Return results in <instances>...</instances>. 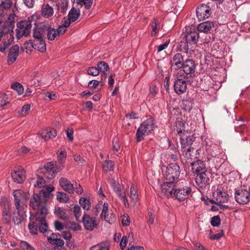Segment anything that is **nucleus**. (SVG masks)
<instances>
[{"label":"nucleus","instance_id":"nucleus-25","mask_svg":"<svg viewBox=\"0 0 250 250\" xmlns=\"http://www.w3.org/2000/svg\"><path fill=\"white\" fill-rule=\"evenodd\" d=\"M216 204L217 205L221 203H224L227 202L229 198V195L227 193L224 191H222L220 189H218L216 191Z\"/></svg>","mask_w":250,"mask_h":250},{"label":"nucleus","instance_id":"nucleus-18","mask_svg":"<svg viewBox=\"0 0 250 250\" xmlns=\"http://www.w3.org/2000/svg\"><path fill=\"white\" fill-rule=\"evenodd\" d=\"M194 176H195L196 184L199 188H205L209 184V178L207 175V172L201 173Z\"/></svg>","mask_w":250,"mask_h":250},{"label":"nucleus","instance_id":"nucleus-27","mask_svg":"<svg viewBox=\"0 0 250 250\" xmlns=\"http://www.w3.org/2000/svg\"><path fill=\"white\" fill-rule=\"evenodd\" d=\"M151 28V36H155L161 28V22L157 19H154L150 23Z\"/></svg>","mask_w":250,"mask_h":250},{"label":"nucleus","instance_id":"nucleus-32","mask_svg":"<svg viewBox=\"0 0 250 250\" xmlns=\"http://www.w3.org/2000/svg\"><path fill=\"white\" fill-rule=\"evenodd\" d=\"M181 136V148L183 147L188 148V147H191V145L193 143L192 138L191 136H187V135H184Z\"/></svg>","mask_w":250,"mask_h":250},{"label":"nucleus","instance_id":"nucleus-7","mask_svg":"<svg viewBox=\"0 0 250 250\" xmlns=\"http://www.w3.org/2000/svg\"><path fill=\"white\" fill-rule=\"evenodd\" d=\"M18 28L16 30V37L20 39L23 36H27L31 31L32 24L29 21H22L17 24Z\"/></svg>","mask_w":250,"mask_h":250},{"label":"nucleus","instance_id":"nucleus-13","mask_svg":"<svg viewBox=\"0 0 250 250\" xmlns=\"http://www.w3.org/2000/svg\"><path fill=\"white\" fill-rule=\"evenodd\" d=\"M83 222L84 228L89 231H92L94 228H97L98 226V223L96 218L86 214H84L83 217Z\"/></svg>","mask_w":250,"mask_h":250},{"label":"nucleus","instance_id":"nucleus-57","mask_svg":"<svg viewBox=\"0 0 250 250\" xmlns=\"http://www.w3.org/2000/svg\"><path fill=\"white\" fill-rule=\"evenodd\" d=\"M58 160L61 164L64 161L66 156V153L64 150H62L60 152L58 151L57 152Z\"/></svg>","mask_w":250,"mask_h":250},{"label":"nucleus","instance_id":"nucleus-61","mask_svg":"<svg viewBox=\"0 0 250 250\" xmlns=\"http://www.w3.org/2000/svg\"><path fill=\"white\" fill-rule=\"evenodd\" d=\"M66 134L67 135V138H68V139L70 140V141H73V139H74V138H73V134H74V131H73V129L72 127H68L67 129H66Z\"/></svg>","mask_w":250,"mask_h":250},{"label":"nucleus","instance_id":"nucleus-20","mask_svg":"<svg viewBox=\"0 0 250 250\" xmlns=\"http://www.w3.org/2000/svg\"><path fill=\"white\" fill-rule=\"evenodd\" d=\"M19 55V46L16 44L12 47L8 55L7 61L9 64L13 63Z\"/></svg>","mask_w":250,"mask_h":250},{"label":"nucleus","instance_id":"nucleus-43","mask_svg":"<svg viewBox=\"0 0 250 250\" xmlns=\"http://www.w3.org/2000/svg\"><path fill=\"white\" fill-rule=\"evenodd\" d=\"M109 244L107 242L101 243L91 247L90 250H109Z\"/></svg>","mask_w":250,"mask_h":250},{"label":"nucleus","instance_id":"nucleus-58","mask_svg":"<svg viewBox=\"0 0 250 250\" xmlns=\"http://www.w3.org/2000/svg\"><path fill=\"white\" fill-rule=\"evenodd\" d=\"M21 246L23 250H35L30 244L24 241L21 242Z\"/></svg>","mask_w":250,"mask_h":250},{"label":"nucleus","instance_id":"nucleus-50","mask_svg":"<svg viewBox=\"0 0 250 250\" xmlns=\"http://www.w3.org/2000/svg\"><path fill=\"white\" fill-rule=\"evenodd\" d=\"M11 87L12 89L17 91L19 95H21L23 93L24 88L23 86L19 83L16 82L13 83Z\"/></svg>","mask_w":250,"mask_h":250},{"label":"nucleus","instance_id":"nucleus-36","mask_svg":"<svg viewBox=\"0 0 250 250\" xmlns=\"http://www.w3.org/2000/svg\"><path fill=\"white\" fill-rule=\"evenodd\" d=\"M12 2L10 0H5L0 3V11L3 13H6L9 10L12 5Z\"/></svg>","mask_w":250,"mask_h":250},{"label":"nucleus","instance_id":"nucleus-55","mask_svg":"<svg viewBox=\"0 0 250 250\" xmlns=\"http://www.w3.org/2000/svg\"><path fill=\"white\" fill-rule=\"evenodd\" d=\"M30 104H27L23 105L21 111H18L19 116L21 117L25 116L30 110Z\"/></svg>","mask_w":250,"mask_h":250},{"label":"nucleus","instance_id":"nucleus-59","mask_svg":"<svg viewBox=\"0 0 250 250\" xmlns=\"http://www.w3.org/2000/svg\"><path fill=\"white\" fill-rule=\"evenodd\" d=\"M221 220L218 215L212 217L210 221L211 225L213 227H218L220 224Z\"/></svg>","mask_w":250,"mask_h":250},{"label":"nucleus","instance_id":"nucleus-26","mask_svg":"<svg viewBox=\"0 0 250 250\" xmlns=\"http://www.w3.org/2000/svg\"><path fill=\"white\" fill-rule=\"evenodd\" d=\"M41 13L43 17L49 18L53 15L54 9L48 4L44 3L42 5Z\"/></svg>","mask_w":250,"mask_h":250},{"label":"nucleus","instance_id":"nucleus-46","mask_svg":"<svg viewBox=\"0 0 250 250\" xmlns=\"http://www.w3.org/2000/svg\"><path fill=\"white\" fill-rule=\"evenodd\" d=\"M97 66L98 69L99 70V72L101 71L103 72L104 74H106V72L109 71V67L107 63L104 62H99L97 64Z\"/></svg>","mask_w":250,"mask_h":250},{"label":"nucleus","instance_id":"nucleus-64","mask_svg":"<svg viewBox=\"0 0 250 250\" xmlns=\"http://www.w3.org/2000/svg\"><path fill=\"white\" fill-rule=\"evenodd\" d=\"M69 228L73 231H79L82 229L81 226L80 225L75 223H70Z\"/></svg>","mask_w":250,"mask_h":250},{"label":"nucleus","instance_id":"nucleus-41","mask_svg":"<svg viewBox=\"0 0 250 250\" xmlns=\"http://www.w3.org/2000/svg\"><path fill=\"white\" fill-rule=\"evenodd\" d=\"M46 34L48 40L50 41L54 40L57 36H59L56 29L51 27H48L46 29Z\"/></svg>","mask_w":250,"mask_h":250},{"label":"nucleus","instance_id":"nucleus-17","mask_svg":"<svg viewBox=\"0 0 250 250\" xmlns=\"http://www.w3.org/2000/svg\"><path fill=\"white\" fill-rule=\"evenodd\" d=\"M10 205L9 203H5L2 209V221L6 224H9L11 223L12 213Z\"/></svg>","mask_w":250,"mask_h":250},{"label":"nucleus","instance_id":"nucleus-15","mask_svg":"<svg viewBox=\"0 0 250 250\" xmlns=\"http://www.w3.org/2000/svg\"><path fill=\"white\" fill-rule=\"evenodd\" d=\"M183 65L182 72L183 71L186 75H191L195 72L196 66L193 60L186 59Z\"/></svg>","mask_w":250,"mask_h":250},{"label":"nucleus","instance_id":"nucleus-34","mask_svg":"<svg viewBox=\"0 0 250 250\" xmlns=\"http://www.w3.org/2000/svg\"><path fill=\"white\" fill-rule=\"evenodd\" d=\"M80 15V11L79 9H77L75 8H72L71 10L69 11L68 18L72 22H74L77 21Z\"/></svg>","mask_w":250,"mask_h":250},{"label":"nucleus","instance_id":"nucleus-5","mask_svg":"<svg viewBox=\"0 0 250 250\" xmlns=\"http://www.w3.org/2000/svg\"><path fill=\"white\" fill-rule=\"evenodd\" d=\"M13 196L17 210H24L27 200L29 198L28 193L18 189L14 191Z\"/></svg>","mask_w":250,"mask_h":250},{"label":"nucleus","instance_id":"nucleus-52","mask_svg":"<svg viewBox=\"0 0 250 250\" xmlns=\"http://www.w3.org/2000/svg\"><path fill=\"white\" fill-rule=\"evenodd\" d=\"M117 195L123 201L125 207L128 208L129 206V204L128 201L126 198L125 192L122 191L119 194H117Z\"/></svg>","mask_w":250,"mask_h":250},{"label":"nucleus","instance_id":"nucleus-11","mask_svg":"<svg viewBox=\"0 0 250 250\" xmlns=\"http://www.w3.org/2000/svg\"><path fill=\"white\" fill-rule=\"evenodd\" d=\"M185 39L189 43H195L198 40V33L194 26L186 27L185 29Z\"/></svg>","mask_w":250,"mask_h":250},{"label":"nucleus","instance_id":"nucleus-3","mask_svg":"<svg viewBox=\"0 0 250 250\" xmlns=\"http://www.w3.org/2000/svg\"><path fill=\"white\" fill-rule=\"evenodd\" d=\"M163 177L167 181L177 182L180 174V168L176 163H170L167 167L162 168Z\"/></svg>","mask_w":250,"mask_h":250},{"label":"nucleus","instance_id":"nucleus-62","mask_svg":"<svg viewBox=\"0 0 250 250\" xmlns=\"http://www.w3.org/2000/svg\"><path fill=\"white\" fill-rule=\"evenodd\" d=\"M169 42H170V40H168L164 43L158 45L157 47V52L158 53L160 52L161 51H162L163 50L167 48V47Z\"/></svg>","mask_w":250,"mask_h":250},{"label":"nucleus","instance_id":"nucleus-28","mask_svg":"<svg viewBox=\"0 0 250 250\" xmlns=\"http://www.w3.org/2000/svg\"><path fill=\"white\" fill-rule=\"evenodd\" d=\"M213 23L211 21H207L201 23L198 26V30L201 32L208 33L213 27Z\"/></svg>","mask_w":250,"mask_h":250},{"label":"nucleus","instance_id":"nucleus-51","mask_svg":"<svg viewBox=\"0 0 250 250\" xmlns=\"http://www.w3.org/2000/svg\"><path fill=\"white\" fill-rule=\"evenodd\" d=\"M185 125L183 122L180 120H178L175 123V127L177 133L181 135L182 134L183 131H185L184 128Z\"/></svg>","mask_w":250,"mask_h":250},{"label":"nucleus","instance_id":"nucleus-56","mask_svg":"<svg viewBox=\"0 0 250 250\" xmlns=\"http://www.w3.org/2000/svg\"><path fill=\"white\" fill-rule=\"evenodd\" d=\"M7 95L4 93H0V105L4 106L7 105L9 102L7 101Z\"/></svg>","mask_w":250,"mask_h":250},{"label":"nucleus","instance_id":"nucleus-6","mask_svg":"<svg viewBox=\"0 0 250 250\" xmlns=\"http://www.w3.org/2000/svg\"><path fill=\"white\" fill-rule=\"evenodd\" d=\"M184 55L181 53L175 54L171 58L170 63L171 70L173 71L174 75L178 76L179 72L182 73V67L184 63Z\"/></svg>","mask_w":250,"mask_h":250},{"label":"nucleus","instance_id":"nucleus-35","mask_svg":"<svg viewBox=\"0 0 250 250\" xmlns=\"http://www.w3.org/2000/svg\"><path fill=\"white\" fill-rule=\"evenodd\" d=\"M30 183L33 184L35 188H42L44 187L45 185L44 180L41 177L38 176L37 178H32L30 181Z\"/></svg>","mask_w":250,"mask_h":250},{"label":"nucleus","instance_id":"nucleus-60","mask_svg":"<svg viewBox=\"0 0 250 250\" xmlns=\"http://www.w3.org/2000/svg\"><path fill=\"white\" fill-rule=\"evenodd\" d=\"M87 73L89 75L96 76L99 74V70L95 67H91L88 69Z\"/></svg>","mask_w":250,"mask_h":250},{"label":"nucleus","instance_id":"nucleus-1","mask_svg":"<svg viewBox=\"0 0 250 250\" xmlns=\"http://www.w3.org/2000/svg\"><path fill=\"white\" fill-rule=\"evenodd\" d=\"M47 199L41 192L39 194H34L30 200V206L34 210H37L35 216L41 215H47L48 210L46 208Z\"/></svg>","mask_w":250,"mask_h":250},{"label":"nucleus","instance_id":"nucleus-54","mask_svg":"<svg viewBox=\"0 0 250 250\" xmlns=\"http://www.w3.org/2000/svg\"><path fill=\"white\" fill-rule=\"evenodd\" d=\"M192 103L188 100H183L182 101L183 109L185 111H190L192 108Z\"/></svg>","mask_w":250,"mask_h":250},{"label":"nucleus","instance_id":"nucleus-45","mask_svg":"<svg viewBox=\"0 0 250 250\" xmlns=\"http://www.w3.org/2000/svg\"><path fill=\"white\" fill-rule=\"evenodd\" d=\"M28 227L30 233L33 234H37L38 223L36 221V219L35 221L30 222L28 224Z\"/></svg>","mask_w":250,"mask_h":250},{"label":"nucleus","instance_id":"nucleus-49","mask_svg":"<svg viewBox=\"0 0 250 250\" xmlns=\"http://www.w3.org/2000/svg\"><path fill=\"white\" fill-rule=\"evenodd\" d=\"M193 148L192 147H188V148H186L185 147H183V148H181V151L183 153V155L185 156L187 159H192L191 157V151H193Z\"/></svg>","mask_w":250,"mask_h":250},{"label":"nucleus","instance_id":"nucleus-42","mask_svg":"<svg viewBox=\"0 0 250 250\" xmlns=\"http://www.w3.org/2000/svg\"><path fill=\"white\" fill-rule=\"evenodd\" d=\"M14 41L13 36L10 35V38L7 41H3L0 44V51L4 53L6 49Z\"/></svg>","mask_w":250,"mask_h":250},{"label":"nucleus","instance_id":"nucleus-8","mask_svg":"<svg viewBox=\"0 0 250 250\" xmlns=\"http://www.w3.org/2000/svg\"><path fill=\"white\" fill-rule=\"evenodd\" d=\"M196 12L197 17L199 21H203L208 18L212 13L209 3L199 5L197 7Z\"/></svg>","mask_w":250,"mask_h":250},{"label":"nucleus","instance_id":"nucleus-21","mask_svg":"<svg viewBox=\"0 0 250 250\" xmlns=\"http://www.w3.org/2000/svg\"><path fill=\"white\" fill-rule=\"evenodd\" d=\"M25 44L29 45L32 47L35 46V48L37 49L41 52H44L46 49V44L44 39L36 40L34 43H33L31 41H29L28 42H27Z\"/></svg>","mask_w":250,"mask_h":250},{"label":"nucleus","instance_id":"nucleus-24","mask_svg":"<svg viewBox=\"0 0 250 250\" xmlns=\"http://www.w3.org/2000/svg\"><path fill=\"white\" fill-rule=\"evenodd\" d=\"M11 176L15 182L19 184L21 183L25 178V171L22 168H19L12 173Z\"/></svg>","mask_w":250,"mask_h":250},{"label":"nucleus","instance_id":"nucleus-40","mask_svg":"<svg viewBox=\"0 0 250 250\" xmlns=\"http://www.w3.org/2000/svg\"><path fill=\"white\" fill-rule=\"evenodd\" d=\"M108 181L110 186L113 189L114 191L116 193V194H119L123 191L121 188L120 184L118 182H116L114 179H109Z\"/></svg>","mask_w":250,"mask_h":250},{"label":"nucleus","instance_id":"nucleus-19","mask_svg":"<svg viewBox=\"0 0 250 250\" xmlns=\"http://www.w3.org/2000/svg\"><path fill=\"white\" fill-rule=\"evenodd\" d=\"M191 166L194 175L207 171L205 163L201 160H198L192 163Z\"/></svg>","mask_w":250,"mask_h":250},{"label":"nucleus","instance_id":"nucleus-4","mask_svg":"<svg viewBox=\"0 0 250 250\" xmlns=\"http://www.w3.org/2000/svg\"><path fill=\"white\" fill-rule=\"evenodd\" d=\"M108 204L107 202L103 203L102 201L96 206L95 209L97 212L102 210L101 217L104 218V220L111 224L115 222V215L108 209Z\"/></svg>","mask_w":250,"mask_h":250},{"label":"nucleus","instance_id":"nucleus-48","mask_svg":"<svg viewBox=\"0 0 250 250\" xmlns=\"http://www.w3.org/2000/svg\"><path fill=\"white\" fill-rule=\"evenodd\" d=\"M79 203L84 209L88 210L90 208V202L86 198H80Z\"/></svg>","mask_w":250,"mask_h":250},{"label":"nucleus","instance_id":"nucleus-33","mask_svg":"<svg viewBox=\"0 0 250 250\" xmlns=\"http://www.w3.org/2000/svg\"><path fill=\"white\" fill-rule=\"evenodd\" d=\"M129 197L133 205H136L138 199V194L137 187L134 185L131 186Z\"/></svg>","mask_w":250,"mask_h":250},{"label":"nucleus","instance_id":"nucleus-39","mask_svg":"<svg viewBox=\"0 0 250 250\" xmlns=\"http://www.w3.org/2000/svg\"><path fill=\"white\" fill-rule=\"evenodd\" d=\"M44 31L42 28L36 27L33 31V37L36 40L43 39Z\"/></svg>","mask_w":250,"mask_h":250},{"label":"nucleus","instance_id":"nucleus-12","mask_svg":"<svg viewBox=\"0 0 250 250\" xmlns=\"http://www.w3.org/2000/svg\"><path fill=\"white\" fill-rule=\"evenodd\" d=\"M191 189L188 187L178 188L174 190V197L179 201H183L191 194Z\"/></svg>","mask_w":250,"mask_h":250},{"label":"nucleus","instance_id":"nucleus-63","mask_svg":"<svg viewBox=\"0 0 250 250\" xmlns=\"http://www.w3.org/2000/svg\"><path fill=\"white\" fill-rule=\"evenodd\" d=\"M100 84V82L98 80H91L90 81L88 84V87L89 88H96Z\"/></svg>","mask_w":250,"mask_h":250},{"label":"nucleus","instance_id":"nucleus-38","mask_svg":"<svg viewBox=\"0 0 250 250\" xmlns=\"http://www.w3.org/2000/svg\"><path fill=\"white\" fill-rule=\"evenodd\" d=\"M55 214L60 219L66 220L67 218V215L64 209L61 207H56L54 209Z\"/></svg>","mask_w":250,"mask_h":250},{"label":"nucleus","instance_id":"nucleus-2","mask_svg":"<svg viewBox=\"0 0 250 250\" xmlns=\"http://www.w3.org/2000/svg\"><path fill=\"white\" fill-rule=\"evenodd\" d=\"M155 127L154 120L153 118L149 117L141 124L137 130L136 141L139 142L143 140L144 136L151 133Z\"/></svg>","mask_w":250,"mask_h":250},{"label":"nucleus","instance_id":"nucleus-9","mask_svg":"<svg viewBox=\"0 0 250 250\" xmlns=\"http://www.w3.org/2000/svg\"><path fill=\"white\" fill-rule=\"evenodd\" d=\"M177 182L174 181H167L162 184L161 189L162 192L167 197H174V190L176 189V184Z\"/></svg>","mask_w":250,"mask_h":250},{"label":"nucleus","instance_id":"nucleus-30","mask_svg":"<svg viewBox=\"0 0 250 250\" xmlns=\"http://www.w3.org/2000/svg\"><path fill=\"white\" fill-rule=\"evenodd\" d=\"M56 3L57 10L61 13H64L68 7V1L66 0H53Z\"/></svg>","mask_w":250,"mask_h":250},{"label":"nucleus","instance_id":"nucleus-22","mask_svg":"<svg viewBox=\"0 0 250 250\" xmlns=\"http://www.w3.org/2000/svg\"><path fill=\"white\" fill-rule=\"evenodd\" d=\"M46 215H41L39 216H35L36 221L38 223V228L40 231L44 233L48 229V226L46 220Z\"/></svg>","mask_w":250,"mask_h":250},{"label":"nucleus","instance_id":"nucleus-37","mask_svg":"<svg viewBox=\"0 0 250 250\" xmlns=\"http://www.w3.org/2000/svg\"><path fill=\"white\" fill-rule=\"evenodd\" d=\"M93 0H77V3L81 6V8L84 6L85 11L83 12V14L85 15L88 14V11L91 6Z\"/></svg>","mask_w":250,"mask_h":250},{"label":"nucleus","instance_id":"nucleus-53","mask_svg":"<svg viewBox=\"0 0 250 250\" xmlns=\"http://www.w3.org/2000/svg\"><path fill=\"white\" fill-rule=\"evenodd\" d=\"M73 212L74 214V216L75 217V218L77 221H78L79 219V218L80 217L81 215V208L78 205H75L74 207L72 208Z\"/></svg>","mask_w":250,"mask_h":250},{"label":"nucleus","instance_id":"nucleus-47","mask_svg":"<svg viewBox=\"0 0 250 250\" xmlns=\"http://www.w3.org/2000/svg\"><path fill=\"white\" fill-rule=\"evenodd\" d=\"M57 199L60 202L65 203L68 201L69 197L66 193L59 192L57 193Z\"/></svg>","mask_w":250,"mask_h":250},{"label":"nucleus","instance_id":"nucleus-14","mask_svg":"<svg viewBox=\"0 0 250 250\" xmlns=\"http://www.w3.org/2000/svg\"><path fill=\"white\" fill-rule=\"evenodd\" d=\"M63 167L60 165L57 168V170L54 167V164L53 162L46 164L44 167L43 172L45 176L48 179H51L54 174L62 169Z\"/></svg>","mask_w":250,"mask_h":250},{"label":"nucleus","instance_id":"nucleus-23","mask_svg":"<svg viewBox=\"0 0 250 250\" xmlns=\"http://www.w3.org/2000/svg\"><path fill=\"white\" fill-rule=\"evenodd\" d=\"M59 183L61 187L66 191L69 193H73L74 192V186L68 179L65 178H62L59 180Z\"/></svg>","mask_w":250,"mask_h":250},{"label":"nucleus","instance_id":"nucleus-16","mask_svg":"<svg viewBox=\"0 0 250 250\" xmlns=\"http://www.w3.org/2000/svg\"><path fill=\"white\" fill-rule=\"evenodd\" d=\"M174 89L175 92L181 95L185 93L187 89V82L182 78L177 79L174 84Z\"/></svg>","mask_w":250,"mask_h":250},{"label":"nucleus","instance_id":"nucleus-31","mask_svg":"<svg viewBox=\"0 0 250 250\" xmlns=\"http://www.w3.org/2000/svg\"><path fill=\"white\" fill-rule=\"evenodd\" d=\"M47 239L49 243L55 245V248L64 246V241L60 238H58L56 234L53 233L52 236L48 237Z\"/></svg>","mask_w":250,"mask_h":250},{"label":"nucleus","instance_id":"nucleus-29","mask_svg":"<svg viewBox=\"0 0 250 250\" xmlns=\"http://www.w3.org/2000/svg\"><path fill=\"white\" fill-rule=\"evenodd\" d=\"M24 210H17V212H13L12 220L15 225H18L24 219Z\"/></svg>","mask_w":250,"mask_h":250},{"label":"nucleus","instance_id":"nucleus-10","mask_svg":"<svg viewBox=\"0 0 250 250\" xmlns=\"http://www.w3.org/2000/svg\"><path fill=\"white\" fill-rule=\"evenodd\" d=\"M235 198L238 204H247L250 201V191L244 189H238L235 191Z\"/></svg>","mask_w":250,"mask_h":250},{"label":"nucleus","instance_id":"nucleus-44","mask_svg":"<svg viewBox=\"0 0 250 250\" xmlns=\"http://www.w3.org/2000/svg\"><path fill=\"white\" fill-rule=\"evenodd\" d=\"M114 163L111 160H105L103 165V170L105 171H110L113 170Z\"/></svg>","mask_w":250,"mask_h":250}]
</instances>
